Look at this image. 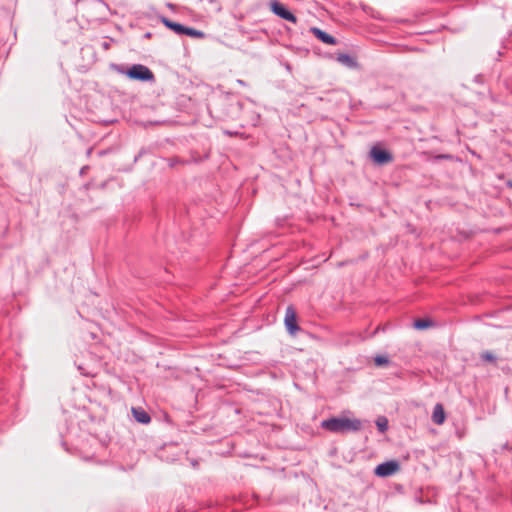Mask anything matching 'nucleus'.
I'll return each mask as SVG.
<instances>
[{"label":"nucleus","mask_w":512,"mask_h":512,"mask_svg":"<svg viewBox=\"0 0 512 512\" xmlns=\"http://www.w3.org/2000/svg\"><path fill=\"white\" fill-rule=\"evenodd\" d=\"M321 427L332 433L357 432L362 428V422L359 419H349L341 417H332L321 422Z\"/></svg>","instance_id":"f257e3e1"},{"label":"nucleus","mask_w":512,"mask_h":512,"mask_svg":"<svg viewBox=\"0 0 512 512\" xmlns=\"http://www.w3.org/2000/svg\"><path fill=\"white\" fill-rule=\"evenodd\" d=\"M115 68L120 74L126 75L131 80L141 82H153L155 80L154 73L147 66L142 64H133L127 69L123 66L116 65Z\"/></svg>","instance_id":"f03ea898"},{"label":"nucleus","mask_w":512,"mask_h":512,"mask_svg":"<svg viewBox=\"0 0 512 512\" xmlns=\"http://www.w3.org/2000/svg\"><path fill=\"white\" fill-rule=\"evenodd\" d=\"M400 470V464L396 460L383 462L374 470L375 475L379 477H389Z\"/></svg>","instance_id":"7ed1b4c3"},{"label":"nucleus","mask_w":512,"mask_h":512,"mask_svg":"<svg viewBox=\"0 0 512 512\" xmlns=\"http://www.w3.org/2000/svg\"><path fill=\"white\" fill-rule=\"evenodd\" d=\"M270 8H271V11L278 17H280L286 21L296 23V21H297L296 16L290 10H288L287 7L284 4H282L281 2L276 1V0L272 1L270 3Z\"/></svg>","instance_id":"20e7f679"},{"label":"nucleus","mask_w":512,"mask_h":512,"mask_svg":"<svg viewBox=\"0 0 512 512\" xmlns=\"http://www.w3.org/2000/svg\"><path fill=\"white\" fill-rule=\"evenodd\" d=\"M284 324L290 335H295L300 330L295 309L291 305L286 308Z\"/></svg>","instance_id":"39448f33"},{"label":"nucleus","mask_w":512,"mask_h":512,"mask_svg":"<svg viewBox=\"0 0 512 512\" xmlns=\"http://www.w3.org/2000/svg\"><path fill=\"white\" fill-rule=\"evenodd\" d=\"M370 157L374 163L384 165L393 160L392 154L378 146H373L370 150Z\"/></svg>","instance_id":"423d86ee"},{"label":"nucleus","mask_w":512,"mask_h":512,"mask_svg":"<svg viewBox=\"0 0 512 512\" xmlns=\"http://www.w3.org/2000/svg\"><path fill=\"white\" fill-rule=\"evenodd\" d=\"M310 31L318 40L325 44L335 45L337 43V40L332 35L321 30L320 28L312 27Z\"/></svg>","instance_id":"0eeeda50"},{"label":"nucleus","mask_w":512,"mask_h":512,"mask_svg":"<svg viewBox=\"0 0 512 512\" xmlns=\"http://www.w3.org/2000/svg\"><path fill=\"white\" fill-rule=\"evenodd\" d=\"M336 60L348 67V68H356L358 66V63L356 61V59L354 57H352L351 55L349 54H346V53H338L337 56H336Z\"/></svg>","instance_id":"6e6552de"},{"label":"nucleus","mask_w":512,"mask_h":512,"mask_svg":"<svg viewBox=\"0 0 512 512\" xmlns=\"http://www.w3.org/2000/svg\"><path fill=\"white\" fill-rule=\"evenodd\" d=\"M132 414H133L134 419L138 423L148 424L151 421L150 415L145 410H143L140 407H138V408L133 407L132 408Z\"/></svg>","instance_id":"1a4fd4ad"},{"label":"nucleus","mask_w":512,"mask_h":512,"mask_svg":"<svg viewBox=\"0 0 512 512\" xmlns=\"http://www.w3.org/2000/svg\"><path fill=\"white\" fill-rule=\"evenodd\" d=\"M161 22L170 30L175 32L177 35H183L184 25L174 22L167 17L162 16Z\"/></svg>","instance_id":"9d476101"},{"label":"nucleus","mask_w":512,"mask_h":512,"mask_svg":"<svg viewBox=\"0 0 512 512\" xmlns=\"http://www.w3.org/2000/svg\"><path fill=\"white\" fill-rule=\"evenodd\" d=\"M432 421L437 425H441L445 421L444 409L443 406L439 403L434 406L432 413Z\"/></svg>","instance_id":"9b49d317"},{"label":"nucleus","mask_w":512,"mask_h":512,"mask_svg":"<svg viewBox=\"0 0 512 512\" xmlns=\"http://www.w3.org/2000/svg\"><path fill=\"white\" fill-rule=\"evenodd\" d=\"M434 324H433V321L429 320V319H417L414 321V328L418 329V330H423V329H426V328H429V327H432Z\"/></svg>","instance_id":"f8f14e48"},{"label":"nucleus","mask_w":512,"mask_h":512,"mask_svg":"<svg viewBox=\"0 0 512 512\" xmlns=\"http://www.w3.org/2000/svg\"><path fill=\"white\" fill-rule=\"evenodd\" d=\"M183 35H187L194 38H203L205 36L204 32L186 26L184 27Z\"/></svg>","instance_id":"ddd939ff"},{"label":"nucleus","mask_w":512,"mask_h":512,"mask_svg":"<svg viewBox=\"0 0 512 512\" xmlns=\"http://www.w3.org/2000/svg\"><path fill=\"white\" fill-rule=\"evenodd\" d=\"M376 426L380 432H382V433L386 432L388 429L387 418L384 416L378 417L376 420Z\"/></svg>","instance_id":"4468645a"},{"label":"nucleus","mask_w":512,"mask_h":512,"mask_svg":"<svg viewBox=\"0 0 512 512\" xmlns=\"http://www.w3.org/2000/svg\"><path fill=\"white\" fill-rule=\"evenodd\" d=\"M481 359L488 362H495L496 357L489 351H485L481 354Z\"/></svg>","instance_id":"2eb2a0df"},{"label":"nucleus","mask_w":512,"mask_h":512,"mask_svg":"<svg viewBox=\"0 0 512 512\" xmlns=\"http://www.w3.org/2000/svg\"><path fill=\"white\" fill-rule=\"evenodd\" d=\"M374 362L377 366H382L384 364H387L389 361L387 359V357L385 356H377L375 359H374Z\"/></svg>","instance_id":"dca6fc26"},{"label":"nucleus","mask_w":512,"mask_h":512,"mask_svg":"<svg viewBox=\"0 0 512 512\" xmlns=\"http://www.w3.org/2000/svg\"><path fill=\"white\" fill-rule=\"evenodd\" d=\"M177 163H184V161L179 160L178 158H173L170 160V166L173 167Z\"/></svg>","instance_id":"f3484780"},{"label":"nucleus","mask_w":512,"mask_h":512,"mask_svg":"<svg viewBox=\"0 0 512 512\" xmlns=\"http://www.w3.org/2000/svg\"><path fill=\"white\" fill-rule=\"evenodd\" d=\"M88 169H89V167H88V166H83V167L80 169V175H85Z\"/></svg>","instance_id":"a211bd4d"},{"label":"nucleus","mask_w":512,"mask_h":512,"mask_svg":"<svg viewBox=\"0 0 512 512\" xmlns=\"http://www.w3.org/2000/svg\"><path fill=\"white\" fill-rule=\"evenodd\" d=\"M237 83H238V84H240V85H242V86H245V85H246V83H245L243 80H241V79H238V80H237Z\"/></svg>","instance_id":"6ab92c4d"},{"label":"nucleus","mask_w":512,"mask_h":512,"mask_svg":"<svg viewBox=\"0 0 512 512\" xmlns=\"http://www.w3.org/2000/svg\"><path fill=\"white\" fill-rule=\"evenodd\" d=\"M103 47H104V49H108V48H109V44H108L107 42H105V43L103 44Z\"/></svg>","instance_id":"aec40b11"},{"label":"nucleus","mask_w":512,"mask_h":512,"mask_svg":"<svg viewBox=\"0 0 512 512\" xmlns=\"http://www.w3.org/2000/svg\"><path fill=\"white\" fill-rule=\"evenodd\" d=\"M507 186H508L509 188H512V181H511V180L507 182Z\"/></svg>","instance_id":"412c9836"},{"label":"nucleus","mask_w":512,"mask_h":512,"mask_svg":"<svg viewBox=\"0 0 512 512\" xmlns=\"http://www.w3.org/2000/svg\"><path fill=\"white\" fill-rule=\"evenodd\" d=\"M150 36H151V33H149V32L145 34V37H147V38H149Z\"/></svg>","instance_id":"4be33fe9"}]
</instances>
